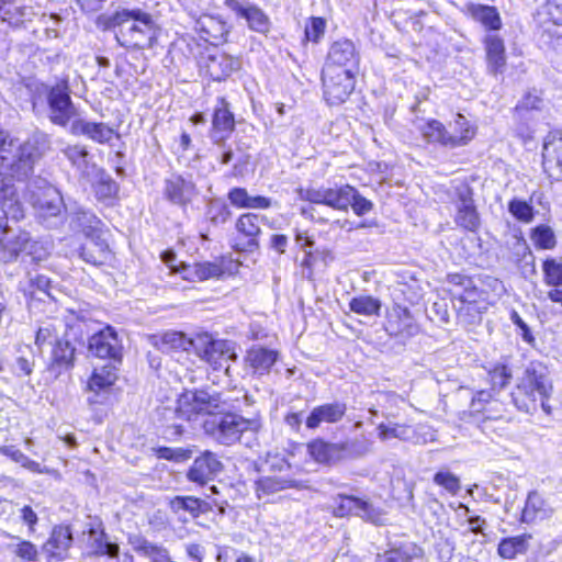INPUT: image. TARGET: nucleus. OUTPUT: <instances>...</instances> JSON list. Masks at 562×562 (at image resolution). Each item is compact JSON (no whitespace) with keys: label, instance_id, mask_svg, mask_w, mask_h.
<instances>
[{"label":"nucleus","instance_id":"obj_30","mask_svg":"<svg viewBox=\"0 0 562 562\" xmlns=\"http://www.w3.org/2000/svg\"><path fill=\"white\" fill-rule=\"evenodd\" d=\"M80 251V257L88 263L102 265L110 256L106 241L99 234L88 237Z\"/></svg>","mask_w":562,"mask_h":562},{"label":"nucleus","instance_id":"obj_22","mask_svg":"<svg viewBox=\"0 0 562 562\" xmlns=\"http://www.w3.org/2000/svg\"><path fill=\"white\" fill-rule=\"evenodd\" d=\"M356 443H329L323 440L312 441L307 449L311 457L319 463L336 462L344 458L345 451H352Z\"/></svg>","mask_w":562,"mask_h":562},{"label":"nucleus","instance_id":"obj_16","mask_svg":"<svg viewBox=\"0 0 562 562\" xmlns=\"http://www.w3.org/2000/svg\"><path fill=\"white\" fill-rule=\"evenodd\" d=\"M222 470L223 464L216 454L211 451H204L200 457L195 458L187 476L191 482L204 485L220 474Z\"/></svg>","mask_w":562,"mask_h":562},{"label":"nucleus","instance_id":"obj_56","mask_svg":"<svg viewBox=\"0 0 562 562\" xmlns=\"http://www.w3.org/2000/svg\"><path fill=\"white\" fill-rule=\"evenodd\" d=\"M512 378V373L506 366H496L490 372V379L493 387H505Z\"/></svg>","mask_w":562,"mask_h":562},{"label":"nucleus","instance_id":"obj_59","mask_svg":"<svg viewBox=\"0 0 562 562\" xmlns=\"http://www.w3.org/2000/svg\"><path fill=\"white\" fill-rule=\"evenodd\" d=\"M349 206L357 215L362 216L372 210L373 203L360 195L355 189V198L351 199Z\"/></svg>","mask_w":562,"mask_h":562},{"label":"nucleus","instance_id":"obj_15","mask_svg":"<svg viewBox=\"0 0 562 562\" xmlns=\"http://www.w3.org/2000/svg\"><path fill=\"white\" fill-rule=\"evenodd\" d=\"M61 153L70 162L71 167L76 169L79 178L82 180L87 181L101 168L93 161L92 155L85 145H67L61 149Z\"/></svg>","mask_w":562,"mask_h":562},{"label":"nucleus","instance_id":"obj_9","mask_svg":"<svg viewBox=\"0 0 562 562\" xmlns=\"http://www.w3.org/2000/svg\"><path fill=\"white\" fill-rule=\"evenodd\" d=\"M240 61L238 58L226 54L217 48L209 50L200 59V69L215 81L225 80L234 71L238 70Z\"/></svg>","mask_w":562,"mask_h":562},{"label":"nucleus","instance_id":"obj_63","mask_svg":"<svg viewBox=\"0 0 562 562\" xmlns=\"http://www.w3.org/2000/svg\"><path fill=\"white\" fill-rule=\"evenodd\" d=\"M26 255L31 256L33 260H43L47 257L48 251L40 243L32 241L30 239L29 248L25 251Z\"/></svg>","mask_w":562,"mask_h":562},{"label":"nucleus","instance_id":"obj_19","mask_svg":"<svg viewBox=\"0 0 562 562\" xmlns=\"http://www.w3.org/2000/svg\"><path fill=\"white\" fill-rule=\"evenodd\" d=\"M194 30L205 42L217 45L226 40L228 26L220 16L202 14L194 23Z\"/></svg>","mask_w":562,"mask_h":562},{"label":"nucleus","instance_id":"obj_46","mask_svg":"<svg viewBox=\"0 0 562 562\" xmlns=\"http://www.w3.org/2000/svg\"><path fill=\"white\" fill-rule=\"evenodd\" d=\"M289 486H291V484L288 481L281 480L279 477L263 476L257 481L256 492L258 497L260 498L268 494H273L279 491H282Z\"/></svg>","mask_w":562,"mask_h":562},{"label":"nucleus","instance_id":"obj_17","mask_svg":"<svg viewBox=\"0 0 562 562\" xmlns=\"http://www.w3.org/2000/svg\"><path fill=\"white\" fill-rule=\"evenodd\" d=\"M164 194L177 205H187L196 194L195 184L180 175H171L165 180Z\"/></svg>","mask_w":562,"mask_h":562},{"label":"nucleus","instance_id":"obj_60","mask_svg":"<svg viewBox=\"0 0 562 562\" xmlns=\"http://www.w3.org/2000/svg\"><path fill=\"white\" fill-rule=\"evenodd\" d=\"M14 553L25 560V561H35L37 557V549L36 547L31 543L30 541H20L14 549Z\"/></svg>","mask_w":562,"mask_h":562},{"label":"nucleus","instance_id":"obj_27","mask_svg":"<svg viewBox=\"0 0 562 562\" xmlns=\"http://www.w3.org/2000/svg\"><path fill=\"white\" fill-rule=\"evenodd\" d=\"M278 359V352L262 346H252L246 355V362L255 374H266Z\"/></svg>","mask_w":562,"mask_h":562},{"label":"nucleus","instance_id":"obj_29","mask_svg":"<svg viewBox=\"0 0 562 562\" xmlns=\"http://www.w3.org/2000/svg\"><path fill=\"white\" fill-rule=\"evenodd\" d=\"M153 346L162 352L172 350H189L193 348V337L189 338L181 331H166L160 336H153L150 338Z\"/></svg>","mask_w":562,"mask_h":562},{"label":"nucleus","instance_id":"obj_36","mask_svg":"<svg viewBox=\"0 0 562 562\" xmlns=\"http://www.w3.org/2000/svg\"><path fill=\"white\" fill-rule=\"evenodd\" d=\"M100 220L90 211L79 209L71 216L70 225L80 229L87 237L98 234Z\"/></svg>","mask_w":562,"mask_h":562},{"label":"nucleus","instance_id":"obj_18","mask_svg":"<svg viewBox=\"0 0 562 562\" xmlns=\"http://www.w3.org/2000/svg\"><path fill=\"white\" fill-rule=\"evenodd\" d=\"M458 226L475 232L480 227V217L473 203L469 188H462L458 193L457 215L454 218Z\"/></svg>","mask_w":562,"mask_h":562},{"label":"nucleus","instance_id":"obj_41","mask_svg":"<svg viewBox=\"0 0 562 562\" xmlns=\"http://www.w3.org/2000/svg\"><path fill=\"white\" fill-rule=\"evenodd\" d=\"M378 437L382 441L390 439L409 440L412 438V428L404 424H380L378 426Z\"/></svg>","mask_w":562,"mask_h":562},{"label":"nucleus","instance_id":"obj_32","mask_svg":"<svg viewBox=\"0 0 562 562\" xmlns=\"http://www.w3.org/2000/svg\"><path fill=\"white\" fill-rule=\"evenodd\" d=\"M87 182L93 187L94 194L99 201H110L114 199L119 192L117 183L105 172L103 168H100L98 172L90 177Z\"/></svg>","mask_w":562,"mask_h":562},{"label":"nucleus","instance_id":"obj_49","mask_svg":"<svg viewBox=\"0 0 562 562\" xmlns=\"http://www.w3.org/2000/svg\"><path fill=\"white\" fill-rule=\"evenodd\" d=\"M58 329L53 324H47L38 328L36 333L35 344L40 349L52 347L56 339H59Z\"/></svg>","mask_w":562,"mask_h":562},{"label":"nucleus","instance_id":"obj_14","mask_svg":"<svg viewBox=\"0 0 562 562\" xmlns=\"http://www.w3.org/2000/svg\"><path fill=\"white\" fill-rule=\"evenodd\" d=\"M47 102L50 110V120L54 124L66 126L75 115L70 95L66 86H55L47 94Z\"/></svg>","mask_w":562,"mask_h":562},{"label":"nucleus","instance_id":"obj_38","mask_svg":"<svg viewBox=\"0 0 562 562\" xmlns=\"http://www.w3.org/2000/svg\"><path fill=\"white\" fill-rule=\"evenodd\" d=\"M75 355V348L68 340L63 338L56 339L50 347V357L53 364L59 367H68L71 364Z\"/></svg>","mask_w":562,"mask_h":562},{"label":"nucleus","instance_id":"obj_39","mask_svg":"<svg viewBox=\"0 0 562 562\" xmlns=\"http://www.w3.org/2000/svg\"><path fill=\"white\" fill-rule=\"evenodd\" d=\"M543 506V499L536 492L529 493L522 512L524 520L530 521L537 517L544 518L550 516L552 514V509L547 510Z\"/></svg>","mask_w":562,"mask_h":562},{"label":"nucleus","instance_id":"obj_43","mask_svg":"<svg viewBox=\"0 0 562 562\" xmlns=\"http://www.w3.org/2000/svg\"><path fill=\"white\" fill-rule=\"evenodd\" d=\"M349 307L359 315L372 316L379 314L381 302L369 295H360L350 301Z\"/></svg>","mask_w":562,"mask_h":562},{"label":"nucleus","instance_id":"obj_35","mask_svg":"<svg viewBox=\"0 0 562 562\" xmlns=\"http://www.w3.org/2000/svg\"><path fill=\"white\" fill-rule=\"evenodd\" d=\"M468 10L472 18L481 22L490 30H499L502 26L501 16L494 7L484 4H470Z\"/></svg>","mask_w":562,"mask_h":562},{"label":"nucleus","instance_id":"obj_4","mask_svg":"<svg viewBox=\"0 0 562 562\" xmlns=\"http://www.w3.org/2000/svg\"><path fill=\"white\" fill-rule=\"evenodd\" d=\"M447 283L458 319L463 324H475L494 303L488 293L480 290L473 279L462 273H449Z\"/></svg>","mask_w":562,"mask_h":562},{"label":"nucleus","instance_id":"obj_20","mask_svg":"<svg viewBox=\"0 0 562 562\" xmlns=\"http://www.w3.org/2000/svg\"><path fill=\"white\" fill-rule=\"evenodd\" d=\"M235 120L229 111L228 102L224 98H218L212 120L211 138L214 143H222L234 130Z\"/></svg>","mask_w":562,"mask_h":562},{"label":"nucleus","instance_id":"obj_24","mask_svg":"<svg viewBox=\"0 0 562 562\" xmlns=\"http://www.w3.org/2000/svg\"><path fill=\"white\" fill-rule=\"evenodd\" d=\"M72 535L68 526H56L49 539L45 542L43 550L52 558L63 560L71 547Z\"/></svg>","mask_w":562,"mask_h":562},{"label":"nucleus","instance_id":"obj_34","mask_svg":"<svg viewBox=\"0 0 562 562\" xmlns=\"http://www.w3.org/2000/svg\"><path fill=\"white\" fill-rule=\"evenodd\" d=\"M530 538L529 535L505 538L499 542L497 552L504 559H515L518 554L527 552Z\"/></svg>","mask_w":562,"mask_h":562},{"label":"nucleus","instance_id":"obj_53","mask_svg":"<svg viewBox=\"0 0 562 562\" xmlns=\"http://www.w3.org/2000/svg\"><path fill=\"white\" fill-rule=\"evenodd\" d=\"M508 209L509 212L521 222L530 223L533 218V209L525 201L513 200Z\"/></svg>","mask_w":562,"mask_h":562},{"label":"nucleus","instance_id":"obj_3","mask_svg":"<svg viewBox=\"0 0 562 562\" xmlns=\"http://www.w3.org/2000/svg\"><path fill=\"white\" fill-rule=\"evenodd\" d=\"M110 22L115 29L116 41L126 48L153 47L159 34L157 20L140 9L117 11Z\"/></svg>","mask_w":562,"mask_h":562},{"label":"nucleus","instance_id":"obj_37","mask_svg":"<svg viewBox=\"0 0 562 562\" xmlns=\"http://www.w3.org/2000/svg\"><path fill=\"white\" fill-rule=\"evenodd\" d=\"M222 273L221 266L212 262H199L184 268V278L192 281H204L220 277Z\"/></svg>","mask_w":562,"mask_h":562},{"label":"nucleus","instance_id":"obj_7","mask_svg":"<svg viewBox=\"0 0 562 562\" xmlns=\"http://www.w3.org/2000/svg\"><path fill=\"white\" fill-rule=\"evenodd\" d=\"M456 127L464 128V133L450 134L443 124L437 120H430L419 126V130L424 138L429 143H439L447 147H460L465 146L473 139L476 134V128L462 115L456 116Z\"/></svg>","mask_w":562,"mask_h":562},{"label":"nucleus","instance_id":"obj_45","mask_svg":"<svg viewBox=\"0 0 562 562\" xmlns=\"http://www.w3.org/2000/svg\"><path fill=\"white\" fill-rule=\"evenodd\" d=\"M359 497L338 494L335 498L336 506L334 507L333 514L340 518L355 515V512H357L359 507Z\"/></svg>","mask_w":562,"mask_h":562},{"label":"nucleus","instance_id":"obj_54","mask_svg":"<svg viewBox=\"0 0 562 562\" xmlns=\"http://www.w3.org/2000/svg\"><path fill=\"white\" fill-rule=\"evenodd\" d=\"M326 21L323 18H311L305 26V37L307 41L317 43L325 33Z\"/></svg>","mask_w":562,"mask_h":562},{"label":"nucleus","instance_id":"obj_2","mask_svg":"<svg viewBox=\"0 0 562 562\" xmlns=\"http://www.w3.org/2000/svg\"><path fill=\"white\" fill-rule=\"evenodd\" d=\"M231 406L220 393L205 390L188 391L177 402L176 414L188 422L200 414L209 415L203 429L214 441L223 446H233L247 435H256L261 423L257 418L226 412Z\"/></svg>","mask_w":562,"mask_h":562},{"label":"nucleus","instance_id":"obj_23","mask_svg":"<svg viewBox=\"0 0 562 562\" xmlns=\"http://www.w3.org/2000/svg\"><path fill=\"white\" fill-rule=\"evenodd\" d=\"M71 132L76 135H83L99 144L110 143L115 134L114 130L105 123L88 122L85 120L74 121Z\"/></svg>","mask_w":562,"mask_h":562},{"label":"nucleus","instance_id":"obj_55","mask_svg":"<svg viewBox=\"0 0 562 562\" xmlns=\"http://www.w3.org/2000/svg\"><path fill=\"white\" fill-rule=\"evenodd\" d=\"M61 22V18L58 14H43L41 16V23L44 25V34L47 40L57 38L60 35L59 24Z\"/></svg>","mask_w":562,"mask_h":562},{"label":"nucleus","instance_id":"obj_33","mask_svg":"<svg viewBox=\"0 0 562 562\" xmlns=\"http://www.w3.org/2000/svg\"><path fill=\"white\" fill-rule=\"evenodd\" d=\"M88 544L91 553L95 555H108L109 558H116L119 555V544L111 542L102 530L90 529Z\"/></svg>","mask_w":562,"mask_h":562},{"label":"nucleus","instance_id":"obj_47","mask_svg":"<svg viewBox=\"0 0 562 562\" xmlns=\"http://www.w3.org/2000/svg\"><path fill=\"white\" fill-rule=\"evenodd\" d=\"M544 282L550 286L562 285V263L554 259H547L542 266Z\"/></svg>","mask_w":562,"mask_h":562},{"label":"nucleus","instance_id":"obj_31","mask_svg":"<svg viewBox=\"0 0 562 562\" xmlns=\"http://www.w3.org/2000/svg\"><path fill=\"white\" fill-rule=\"evenodd\" d=\"M117 380V368L110 363L101 368H95L89 379L88 389L98 395L106 392Z\"/></svg>","mask_w":562,"mask_h":562},{"label":"nucleus","instance_id":"obj_52","mask_svg":"<svg viewBox=\"0 0 562 562\" xmlns=\"http://www.w3.org/2000/svg\"><path fill=\"white\" fill-rule=\"evenodd\" d=\"M171 508L175 512L182 509L196 515L200 513L201 501L193 496H177L171 501Z\"/></svg>","mask_w":562,"mask_h":562},{"label":"nucleus","instance_id":"obj_48","mask_svg":"<svg viewBox=\"0 0 562 562\" xmlns=\"http://www.w3.org/2000/svg\"><path fill=\"white\" fill-rule=\"evenodd\" d=\"M434 482L452 495L461 490L459 477L450 471H438L434 476Z\"/></svg>","mask_w":562,"mask_h":562},{"label":"nucleus","instance_id":"obj_21","mask_svg":"<svg viewBox=\"0 0 562 562\" xmlns=\"http://www.w3.org/2000/svg\"><path fill=\"white\" fill-rule=\"evenodd\" d=\"M227 5L239 16L244 18L251 31L266 34L270 29L268 15L257 5L240 4L236 0H227Z\"/></svg>","mask_w":562,"mask_h":562},{"label":"nucleus","instance_id":"obj_25","mask_svg":"<svg viewBox=\"0 0 562 562\" xmlns=\"http://www.w3.org/2000/svg\"><path fill=\"white\" fill-rule=\"evenodd\" d=\"M346 411V404L339 402L319 405L306 418V427L315 429L322 423H337L344 417Z\"/></svg>","mask_w":562,"mask_h":562},{"label":"nucleus","instance_id":"obj_50","mask_svg":"<svg viewBox=\"0 0 562 562\" xmlns=\"http://www.w3.org/2000/svg\"><path fill=\"white\" fill-rule=\"evenodd\" d=\"M532 239L541 249H552L555 246V237L548 226H538L533 229Z\"/></svg>","mask_w":562,"mask_h":562},{"label":"nucleus","instance_id":"obj_13","mask_svg":"<svg viewBox=\"0 0 562 562\" xmlns=\"http://www.w3.org/2000/svg\"><path fill=\"white\" fill-rule=\"evenodd\" d=\"M266 220L265 216H260L255 213L241 214L235 224V228L244 239L236 241L233 247L237 251H251L258 248V237L261 233L260 224Z\"/></svg>","mask_w":562,"mask_h":562},{"label":"nucleus","instance_id":"obj_57","mask_svg":"<svg viewBox=\"0 0 562 562\" xmlns=\"http://www.w3.org/2000/svg\"><path fill=\"white\" fill-rule=\"evenodd\" d=\"M492 397H493V395H492L491 391H486V390L477 391L473 395L471 404H470L471 413L477 414V413L484 412L486 408V405L491 403Z\"/></svg>","mask_w":562,"mask_h":562},{"label":"nucleus","instance_id":"obj_10","mask_svg":"<svg viewBox=\"0 0 562 562\" xmlns=\"http://www.w3.org/2000/svg\"><path fill=\"white\" fill-rule=\"evenodd\" d=\"M359 59V54L351 41H337L329 48L323 70H350V72H357Z\"/></svg>","mask_w":562,"mask_h":562},{"label":"nucleus","instance_id":"obj_58","mask_svg":"<svg viewBox=\"0 0 562 562\" xmlns=\"http://www.w3.org/2000/svg\"><path fill=\"white\" fill-rule=\"evenodd\" d=\"M229 202L239 209H249L251 195L244 188H234L228 192Z\"/></svg>","mask_w":562,"mask_h":562},{"label":"nucleus","instance_id":"obj_40","mask_svg":"<svg viewBox=\"0 0 562 562\" xmlns=\"http://www.w3.org/2000/svg\"><path fill=\"white\" fill-rule=\"evenodd\" d=\"M34 15L35 13L33 9L26 5L15 8L5 5L2 10H0L1 20L14 26H19L23 22L32 20Z\"/></svg>","mask_w":562,"mask_h":562},{"label":"nucleus","instance_id":"obj_8","mask_svg":"<svg viewBox=\"0 0 562 562\" xmlns=\"http://www.w3.org/2000/svg\"><path fill=\"white\" fill-rule=\"evenodd\" d=\"M355 75L350 70H323L324 97L330 105L344 103L355 89Z\"/></svg>","mask_w":562,"mask_h":562},{"label":"nucleus","instance_id":"obj_6","mask_svg":"<svg viewBox=\"0 0 562 562\" xmlns=\"http://www.w3.org/2000/svg\"><path fill=\"white\" fill-rule=\"evenodd\" d=\"M195 355L213 370L225 369L229 374L228 361H236L235 344L229 340L214 339L209 333H199L193 337Z\"/></svg>","mask_w":562,"mask_h":562},{"label":"nucleus","instance_id":"obj_61","mask_svg":"<svg viewBox=\"0 0 562 562\" xmlns=\"http://www.w3.org/2000/svg\"><path fill=\"white\" fill-rule=\"evenodd\" d=\"M344 443H356L351 448L352 451H345L344 452V458H347V457H360V456L366 454L370 450V443L368 441H366V440H350V441H345Z\"/></svg>","mask_w":562,"mask_h":562},{"label":"nucleus","instance_id":"obj_62","mask_svg":"<svg viewBox=\"0 0 562 562\" xmlns=\"http://www.w3.org/2000/svg\"><path fill=\"white\" fill-rule=\"evenodd\" d=\"M161 457L169 459V460H175V461H184V460H188L191 458V451L187 450V449H182V448H179V449L166 448L161 451Z\"/></svg>","mask_w":562,"mask_h":562},{"label":"nucleus","instance_id":"obj_5","mask_svg":"<svg viewBox=\"0 0 562 562\" xmlns=\"http://www.w3.org/2000/svg\"><path fill=\"white\" fill-rule=\"evenodd\" d=\"M553 385L539 364L530 363L518 379L512 400L515 406L525 413L532 414L540 406L546 415L552 414L549 400Z\"/></svg>","mask_w":562,"mask_h":562},{"label":"nucleus","instance_id":"obj_42","mask_svg":"<svg viewBox=\"0 0 562 562\" xmlns=\"http://www.w3.org/2000/svg\"><path fill=\"white\" fill-rule=\"evenodd\" d=\"M389 328L395 335L403 334L405 331L411 334L412 317L409 311L406 307H395L389 319Z\"/></svg>","mask_w":562,"mask_h":562},{"label":"nucleus","instance_id":"obj_64","mask_svg":"<svg viewBox=\"0 0 562 562\" xmlns=\"http://www.w3.org/2000/svg\"><path fill=\"white\" fill-rule=\"evenodd\" d=\"M537 16H562V9L553 2H546L539 8Z\"/></svg>","mask_w":562,"mask_h":562},{"label":"nucleus","instance_id":"obj_44","mask_svg":"<svg viewBox=\"0 0 562 562\" xmlns=\"http://www.w3.org/2000/svg\"><path fill=\"white\" fill-rule=\"evenodd\" d=\"M355 516L374 525H383L385 522V513L362 498H360L359 507L357 512H355Z\"/></svg>","mask_w":562,"mask_h":562},{"label":"nucleus","instance_id":"obj_26","mask_svg":"<svg viewBox=\"0 0 562 562\" xmlns=\"http://www.w3.org/2000/svg\"><path fill=\"white\" fill-rule=\"evenodd\" d=\"M33 205L43 216H56L61 212L63 198L58 190L47 186L37 195L32 196Z\"/></svg>","mask_w":562,"mask_h":562},{"label":"nucleus","instance_id":"obj_1","mask_svg":"<svg viewBox=\"0 0 562 562\" xmlns=\"http://www.w3.org/2000/svg\"><path fill=\"white\" fill-rule=\"evenodd\" d=\"M49 149L46 134L36 133L16 147L13 140L0 132V192L4 216L0 217V260H15L25 252L30 244L29 233L9 225V217L20 220L24 216L22 203L16 198L12 180L24 181L33 173L34 164Z\"/></svg>","mask_w":562,"mask_h":562},{"label":"nucleus","instance_id":"obj_11","mask_svg":"<svg viewBox=\"0 0 562 562\" xmlns=\"http://www.w3.org/2000/svg\"><path fill=\"white\" fill-rule=\"evenodd\" d=\"M352 198H355V188L351 186L312 189L307 190L305 195V199L312 203L325 204L339 211L348 210Z\"/></svg>","mask_w":562,"mask_h":562},{"label":"nucleus","instance_id":"obj_12","mask_svg":"<svg viewBox=\"0 0 562 562\" xmlns=\"http://www.w3.org/2000/svg\"><path fill=\"white\" fill-rule=\"evenodd\" d=\"M89 351L99 358H109L115 362H121L122 345L116 331L106 326L93 334L89 339Z\"/></svg>","mask_w":562,"mask_h":562},{"label":"nucleus","instance_id":"obj_51","mask_svg":"<svg viewBox=\"0 0 562 562\" xmlns=\"http://www.w3.org/2000/svg\"><path fill=\"white\" fill-rule=\"evenodd\" d=\"M0 453L9 457L14 462L20 463L22 467H24L26 469L35 470L38 467V463L29 459L15 446H0Z\"/></svg>","mask_w":562,"mask_h":562},{"label":"nucleus","instance_id":"obj_28","mask_svg":"<svg viewBox=\"0 0 562 562\" xmlns=\"http://www.w3.org/2000/svg\"><path fill=\"white\" fill-rule=\"evenodd\" d=\"M484 43L488 71L494 75L503 72L506 66L505 45L503 40L497 35H488Z\"/></svg>","mask_w":562,"mask_h":562}]
</instances>
